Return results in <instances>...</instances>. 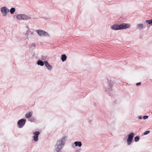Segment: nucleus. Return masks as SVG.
I'll return each instance as SVG.
<instances>
[{
    "label": "nucleus",
    "mask_w": 152,
    "mask_h": 152,
    "mask_svg": "<svg viewBox=\"0 0 152 152\" xmlns=\"http://www.w3.org/2000/svg\"><path fill=\"white\" fill-rule=\"evenodd\" d=\"M67 139V137L64 136L57 141L54 146V152H61V150L64 147Z\"/></svg>",
    "instance_id": "nucleus-1"
},
{
    "label": "nucleus",
    "mask_w": 152,
    "mask_h": 152,
    "mask_svg": "<svg viewBox=\"0 0 152 152\" xmlns=\"http://www.w3.org/2000/svg\"><path fill=\"white\" fill-rule=\"evenodd\" d=\"M16 18L19 20H28L31 19L30 17L24 14H18L17 15Z\"/></svg>",
    "instance_id": "nucleus-2"
},
{
    "label": "nucleus",
    "mask_w": 152,
    "mask_h": 152,
    "mask_svg": "<svg viewBox=\"0 0 152 152\" xmlns=\"http://www.w3.org/2000/svg\"><path fill=\"white\" fill-rule=\"evenodd\" d=\"M26 122V120L25 118L21 119L18 121L17 126L19 128H22L25 125Z\"/></svg>",
    "instance_id": "nucleus-3"
},
{
    "label": "nucleus",
    "mask_w": 152,
    "mask_h": 152,
    "mask_svg": "<svg viewBox=\"0 0 152 152\" xmlns=\"http://www.w3.org/2000/svg\"><path fill=\"white\" fill-rule=\"evenodd\" d=\"M134 135V134L133 132L131 133L128 135V137L127 140V143L128 145H129L131 144L133 140Z\"/></svg>",
    "instance_id": "nucleus-4"
},
{
    "label": "nucleus",
    "mask_w": 152,
    "mask_h": 152,
    "mask_svg": "<svg viewBox=\"0 0 152 152\" xmlns=\"http://www.w3.org/2000/svg\"><path fill=\"white\" fill-rule=\"evenodd\" d=\"M107 82L108 83V86L106 88V91L109 92L112 90V87L113 85V81L111 80H109L108 78H107Z\"/></svg>",
    "instance_id": "nucleus-5"
},
{
    "label": "nucleus",
    "mask_w": 152,
    "mask_h": 152,
    "mask_svg": "<svg viewBox=\"0 0 152 152\" xmlns=\"http://www.w3.org/2000/svg\"><path fill=\"white\" fill-rule=\"evenodd\" d=\"M37 34L40 36H49V35L47 32L41 30H36Z\"/></svg>",
    "instance_id": "nucleus-6"
},
{
    "label": "nucleus",
    "mask_w": 152,
    "mask_h": 152,
    "mask_svg": "<svg viewBox=\"0 0 152 152\" xmlns=\"http://www.w3.org/2000/svg\"><path fill=\"white\" fill-rule=\"evenodd\" d=\"M0 10L1 12L4 16H6L7 15V13L9 12V9L6 7H1Z\"/></svg>",
    "instance_id": "nucleus-7"
},
{
    "label": "nucleus",
    "mask_w": 152,
    "mask_h": 152,
    "mask_svg": "<svg viewBox=\"0 0 152 152\" xmlns=\"http://www.w3.org/2000/svg\"><path fill=\"white\" fill-rule=\"evenodd\" d=\"M120 30L125 29L130 27V25L128 23H123L119 25Z\"/></svg>",
    "instance_id": "nucleus-8"
},
{
    "label": "nucleus",
    "mask_w": 152,
    "mask_h": 152,
    "mask_svg": "<svg viewBox=\"0 0 152 152\" xmlns=\"http://www.w3.org/2000/svg\"><path fill=\"white\" fill-rule=\"evenodd\" d=\"M40 134V132L39 131H36L34 133V136L33 137L34 140L35 141H37L38 140V137Z\"/></svg>",
    "instance_id": "nucleus-9"
},
{
    "label": "nucleus",
    "mask_w": 152,
    "mask_h": 152,
    "mask_svg": "<svg viewBox=\"0 0 152 152\" xmlns=\"http://www.w3.org/2000/svg\"><path fill=\"white\" fill-rule=\"evenodd\" d=\"M119 25L115 23L110 27V28L114 30H120Z\"/></svg>",
    "instance_id": "nucleus-10"
},
{
    "label": "nucleus",
    "mask_w": 152,
    "mask_h": 152,
    "mask_svg": "<svg viewBox=\"0 0 152 152\" xmlns=\"http://www.w3.org/2000/svg\"><path fill=\"white\" fill-rule=\"evenodd\" d=\"M45 65L47 68L49 70H52V66L48 63L47 61H45Z\"/></svg>",
    "instance_id": "nucleus-11"
},
{
    "label": "nucleus",
    "mask_w": 152,
    "mask_h": 152,
    "mask_svg": "<svg viewBox=\"0 0 152 152\" xmlns=\"http://www.w3.org/2000/svg\"><path fill=\"white\" fill-rule=\"evenodd\" d=\"M37 64L38 65L43 66L45 64V61L43 62L42 60L39 59L37 61Z\"/></svg>",
    "instance_id": "nucleus-12"
},
{
    "label": "nucleus",
    "mask_w": 152,
    "mask_h": 152,
    "mask_svg": "<svg viewBox=\"0 0 152 152\" xmlns=\"http://www.w3.org/2000/svg\"><path fill=\"white\" fill-rule=\"evenodd\" d=\"M74 143L76 147H80L82 145V142L80 141H75Z\"/></svg>",
    "instance_id": "nucleus-13"
},
{
    "label": "nucleus",
    "mask_w": 152,
    "mask_h": 152,
    "mask_svg": "<svg viewBox=\"0 0 152 152\" xmlns=\"http://www.w3.org/2000/svg\"><path fill=\"white\" fill-rule=\"evenodd\" d=\"M36 47V45L34 43H32L29 46V48L30 50H33Z\"/></svg>",
    "instance_id": "nucleus-14"
},
{
    "label": "nucleus",
    "mask_w": 152,
    "mask_h": 152,
    "mask_svg": "<svg viewBox=\"0 0 152 152\" xmlns=\"http://www.w3.org/2000/svg\"><path fill=\"white\" fill-rule=\"evenodd\" d=\"M32 115V113L28 112L25 115V117L27 118H29L31 117Z\"/></svg>",
    "instance_id": "nucleus-15"
},
{
    "label": "nucleus",
    "mask_w": 152,
    "mask_h": 152,
    "mask_svg": "<svg viewBox=\"0 0 152 152\" xmlns=\"http://www.w3.org/2000/svg\"><path fill=\"white\" fill-rule=\"evenodd\" d=\"M67 57L64 54L62 55L61 59L63 62L65 61Z\"/></svg>",
    "instance_id": "nucleus-16"
},
{
    "label": "nucleus",
    "mask_w": 152,
    "mask_h": 152,
    "mask_svg": "<svg viewBox=\"0 0 152 152\" xmlns=\"http://www.w3.org/2000/svg\"><path fill=\"white\" fill-rule=\"evenodd\" d=\"M15 11V8L12 7L11 8L9 11L10 13L12 14H13Z\"/></svg>",
    "instance_id": "nucleus-17"
},
{
    "label": "nucleus",
    "mask_w": 152,
    "mask_h": 152,
    "mask_svg": "<svg viewBox=\"0 0 152 152\" xmlns=\"http://www.w3.org/2000/svg\"><path fill=\"white\" fill-rule=\"evenodd\" d=\"M137 27L140 30H141L143 27V25L142 24H138L137 26Z\"/></svg>",
    "instance_id": "nucleus-18"
},
{
    "label": "nucleus",
    "mask_w": 152,
    "mask_h": 152,
    "mask_svg": "<svg viewBox=\"0 0 152 152\" xmlns=\"http://www.w3.org/2000/svg\"><path fill=\"white\" fill-rule=\"evenodd\" d=\"M140 139V137L138 136H136L134 138V140L135 142L138 141Z\"/></svg>",
    "instance_id": "nucleus-19"
},
{
    "label": "nucleus",
    "mask_w": 152,
    "mask_h": 152,
    "mask_svg": "<svg viewBox=\"0 0 152 152\" xmlns=\"http://www.w3.org/2000/svg\"><path fill=\"white\" fill-rule=\"evenodd\" d=\"M146 23H148L149 24H151L152 25V19L149 20H147Z\"/></svg>",
    "instance_id": "nucleus-20"
},
{
    "label": "nucleus",
    "mask_w": 152,
    "mask_h": 152,
    "mask_svg": "<svg viewBox=\"0 0 152 152\" xmlns=\"http://www.w3.org/2000/svg\"><path fill=\"white\" fill-rule=\"evenodd\" d=\"M29 120L31 122H33L35 121V120L34 118L33 117L31 118L30 119H29Z\"/></svg>",
    "instance_id": "nucleus-21"
},
{
    "label": "nucleus",
    "mask_w": 152,
    "mask_h": 152,
    "mask_svg": "<svg viewBox=\"0 0 152 152\" xmlns=\"http://www.w3.org/2000/svg\"><path fill=\"white\" fill-rule=\"evenodd\" d=\"M150 132V131L149 130H148L145 131L144 132L143 134L144 135H145L148 134Z\"/></svg>",
    "instance_id": "nucleus-22"
},
{
    "label": "nucleus",
    "mask_w": 152,
    "mask_h": 152,
    "mask_svg": "<svg viewBox=\"0 0 152 152\" xmlns=\"http://www.w3.org/2000/svg\"><path fill=\"white\" fill-rule=\"evenodd\" d=\"M148 116L147 115H144L143 116V118L144 119H146L148 118Z\"/></svg>",
    "instance_id": "nucleus-23"
},
{
    "label": "nucleus",
    "mask_w": 152,
    "mask_h": 152,
    "mask_svg": "<svg viewBox=\"0 0 152 152\" xmlns=\"http://www.w3.org/2000/svg\"><path fill=\"white\" fill-rule=\"evenodd\" d=\"M141 84V82H139L136 83V85L137 86L140 85Z\"/></svg>",
    "instance_id": "nucleus-24"
},
{
    "label": "nucleus",
    "mask_w": 152,
    "mask_h": 152,
    "mask_svg": "<svg viewBox=\"0 0 152 152\" xmlns=\"http://www.w3.org/2000/svg\"><path fill=\"white\" fill-rule=\"evenodd\" d=\"M41 59L43 60H45L46 59L45 58V57L42 56Z\"/></svg>",
    "instance_id": "nucleus-25"
},
{
    "label": "nucleus",
    "mask_w": 152,
    "mask_h": 152,
    "mask_svg": "<svg viewBox=\"0 0 152 152\" xmlns=\"http://www.w3.org/2000/svg\"><path fill=\"white\" fill-rule=\"evenodd\" d=\"M138 118L139 119H141L142 118V116H139L138 117Z\"/></svg>",
    "instance_id": "nucleus-26"
},
{
    "label": "nucleus",
    "mask_w": 152,
    "mask_h": 152,
    "mask_svg": "<svg viewBox=\"0 0 152 152\" xmlns=\"http://www.w3.org/2000/svg\"><path fill=\"white\" fill-rule=\"evenodd\" d=\"M34 32H31V35H32L33 34H34Z\"/></svg>",
    "instance_id": "nucleus-27"
},
{
    "label": "nucleus",
    "mask_w": 152,
    "mask_h": 152,
    "mask_svg": "<svg viewBox=\"0 0 152 152\" xmlns=\"http://www.w3.org/2000/svg\"><path fill=\"white\" fill-rule=\"evenodd\" d=\"M78 151H77V150L76 151V152H78Z\"/></svg>",
    "instance_id": "nucleus-28"
}]
</instances>
